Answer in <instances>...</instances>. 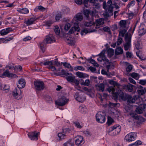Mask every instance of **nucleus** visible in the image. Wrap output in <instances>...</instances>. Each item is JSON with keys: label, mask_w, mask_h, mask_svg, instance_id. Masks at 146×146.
<instances>
[{"label": "nucleus", "mask_w": 146, "mask_h": 146, "mask_svg": "<svg viewBox=\"0 0 146 146\" xmlns=\"http://www.w3.org/2000/svg\"><path fill=\"white\" fill-rule=\"evenodd\" d=\"M83 19V16L81 13H79L77 14L76 16L73 18L72 20V22L74 23V25L68 32V33L72 34L74 32L73 28L75 31L78 32L80 30V29L79 27L78 21H80Z\"/></svg>", "instance_id": "f03ea898"}, {"label": "nucleus", "mask_w": 146, "mask_h": 146, "mask_svg": "<svg viewBox=\"0 0 146 146\" xmlns=\"http://www.w3.org/2000/svg\"><path fill=\"white\" fill-rule=\"evenodd\" d=\"M131 36H129L128 34H126L125 36V40L126 42L131 43Z\"/></svg>", "instance_id": "79ce46f5"}, {"label": "nucleus", "mask_w": 146, "mask_h": 146, "mask_svg": "<svg viewBox=\"0 0 146 146\" xmlns=\"http://www.w3.org/2000/svg\"><path fill=\"white\" fill-rule=\"evenodd\" d=\"M113 122L114 121L113 119L111 117H109L108 118L107 124L109 126L111 125Z\"/></svg>", "instance_id": "37998d69"}, {"label": "nucleus", "mask_w": 146, "mask_h": 146, "mask_svg": "<svg viewBox=\"0 0 146 146\" xmlns=\"http://www.w3.org/2000/svg\"><path fill=\"white\" fill-rule=\"evenodd\" d=\"M129 115L132 117L134 119L137 120L138 118L139 115L136 114L135 111H132L130 113Z\"/></svg>", "instance_id": "7c9ffc66"}, {"label": "nucleus", "mask_w": 146, "mask_h": 146, "mask_svg": "<svg viewBox=\"0 0 146 146\" xmlns=\"http://www.w3.org/2000/svg\"><path fill=\"white\" fill-rule=\"evenodd\" d=\"M64 146H74V143L72 139H70L64 144Z\"/></svg>", "instance_id": "c756f323"}, {"label": "nucleus", "mask_w": 146, "mask_h": 146, "mask_svg": "<svg viewBox=\"0 0 146 146\" xmlns=\"http://www.w3.org/2000/svg\"><path fill=\"white\" fill-rule=\"evenodd\" d=\"M108 62V63H109V64L108 65H107L106 66V68L107 69V71L108 72V74H110L111 75H113L114 74V72H112V73H111L110 72H109V69H110V67L111 65L110 64V63L109 62Z\"/></svg>", "instance_id": "5fc2aeb1"}, {"label": "nucleus", "mask_w": 146, "mask_h": 146, "mask_svg": "<svg viewBox=\"0 0 146 146\" xmlns=\"http://www.w3.org/2000/svg\"><path fill=\"white\" fill-rule=\"evenodd\" d=\"M95 30L94 29H93L90 31H88V30L86 29H84L82 30L81 31V34L82 35H84V33H85V35H86L88 33L93 32H95Z\"/></svg>", "instance_id": "473e14b6"}, {"label": "nucleus", "mask_w": 146, "mask_h": 146, "mask_svg": "<svg viewBox=\"0 0 146 146\" xmlns=\"http://www.w3.org/2000/svg\"><path fill=\"white\" fill-rule=\"evenodd\" d=\"M58 138L57 140L59 141H60L65 139L66 137V135L62 132L58 133Z\"/></svg>", "instance_id": "4be33fe9"}, {"label": "nucleus", "mask_w": 146, "mask_h": 146, "mask_svg": "<svg viewBox=\"0 0 146 146\" xmlns=\"http://www.w3.org/2000/svg\"><path fill=\"white\" fill-rule=\"evenodd\" d=\"M136 120H138L139 123H141L144 121V119L140 115H139L138 118Z\"/></svg>", "instance_id": "338daca9"}, {"label": "nucleus", "mask_w": 146, "mask_h": 146, "mask_svg": "<svg viewBox=\"0 0 146 146\" xmlns=\"http://www.w3.org/2000/svg\"><path fill=\"white\" fill-rule=\"evenodd\" d=\"M39 134V133L36 131L32 132L29 133L28 135L29 138L33 140H36L38 139V136Z\"/></svg>", "instance_id": "4468645a"}, {"label": "nucleus", "mask_w": 146, "mask_h": 146, "mask_svg": "<svg viewBox=\"0 0 146 146\" xmlns=\"http://www.w3.org/2000/svg\"><path fill=\"white\" fill-rule=\"evenodd\" d=\"M107 131L111 136H115L118 134L120 131L121 128H108Z\"/></svg>", "instance_id": "f8f14e48"}, {"label": "nucleus", "mask_w": 146, "mask_h": 146, "mask_svg": "<svg viewBox=\"0 0 146 146\" xmlns=\"http://www.w3.org/2000/svg\"><path fill=\"white\" fill-rule=\"evenodd\" d=\"M35 88L38 90L41 91L44 88V84L42 81H36L34 82Z\"/></svg>", "instance_id": "9d476101"}, {"label": "nucleus", "mask_w": 146, "mask_h": 146, "mask_svg": "<svg viewBox=\"0 0 146 146\" xmlns=\"http://www.w3.org/2000/svg\"><path fill=\"white\" fill-rule=\"evenodd\" d=\"M90 63H91L95 66L98 67L99 66V64L96 62L94 60L92 59V58L91 57L90 58L86 59Z\"/></svg>", "instance_id": "a878e982"}, {"label": "nucleus", "mask_w": 146, "mask_h": 146, "mask_svg": "<svg viewBox=\"0 0 146 146\" xmlns=\"http://www.w3.org/2000/svg\"><path fill=\"white\" fill-rule=\"evenodd\" d=\"M38 10L41 11H45L46 8L44 7L41 5L37 6L35 9L34 11L35 12L37 11Z\"/></svg>", "instance_id": "f704fd0d"}, {"label": "nucleus", "mask_w": 146, "mask_h": 146, "mask_svg": "<svg viewBox=\"0 0 146 146\" xmlns=\"http://www.w3.org/2000/svg\"><path fill=\"white\" fill-rule=\"evenodd\" d=\"M127 30L125 29H123L121 31H119V36H121L122 37L124 36V34L126 32Z\"/></svg>", "instance_id": "a18cd8bd"}, {"label": "nucleus", "mask_w": 146, "mask_h": 146, "mask_svg": "<svg viewBox=\"0 0 146 146\" xmlns=\"http://www.w3.org/2000/svg\"><path fill=\"white\" fill-rule=\"evenodd\" d=\"M75 138L76 139L75 143L77 146H81L84 143L83 137L82 136H78L76 137Z\"/></svg>", "instance_id": "2eb2a0df"}, {"label": "nucleus", "mask_w": 146, "mask_h": 146, "mask_svg": "<svg viewBox=\"0 0 146 146\" xmlns=\"http://www.w3.org/2000/svg\"><path fill=\"white\" fill-rule=\"evenodd\" d=\"M71 131L70 128H63L62 132L64 134L70 133Z\"/></svg>", "instance_id": "6e6d98bb"}, {"label": "nucleus", "mask_w": 146, "mask_h": 146, "mask_svg": "<svg viewBox=\"0 0 146 146\" xmlns=\"http://www.w3.org/2000/svg\"><path fill=\"white\" fill-rule=\"evenodd\" d=\"M146 33V31H145L143 29H140V28L139 27V30L138 31V33L139 34V35L140 36H142L144 35Z\"/></svg>", "instance_id": "8fccbe9b"}, {"label": "nucleus", "mask_w": 146, "mask_h": 146, "mask_svg": "<svg viewBox=\"0 0 146 146\" xmlns=\"http://www.w3.org/2000/svg\"><path fill=\"white\" fill-rule=\"evenodd\" d=\"M139 27L141 29H143L146 31V23H141Z\"/></svg>", "instance_id": "3c124183"}, {"label": "nucleus", "mask_w": 146, "mask_h": 146, "mask_svg": "<svg viewBox=\"0 0 146 146\" xmlns=\"http://www.w3.org/2000/svg\"><path fill=\"white\" fill-rule=\"evenodd\" d=\"M62 14L60 12L57 13L55 16V19L56 21H59L62 18Z\"/></svg>", "instance_id": "72a5a7b5"}, {"label": "nucleus", "mask_w": 146, "mask_h": 146, "mask_svg": "<svg viewBox=\"0 0 146 146\" xmlns=\"http://www.w3.org/2000/svg\"><path fill=\"white\" fill-rule=\"evenodd\" d=\"M96 22L97 23L96 26V28H97V27L98 26V25H102L104 23V21L103 19L101 18L96 20Z\"/></svg>", "instance_id": "2f4dec72"}, {"label": "nucleus", "mask_w": 146, "mask_h": 146, "mask_svg": "<svg viewBox=\"0 0 146 146\" xmlns=\"http://www.w3.org/2000/svg\"><path fill=\"white\" fill-rule=\"evenodd\" d=\"M38 19V18L32 17L26 21L24 23L28 26L34 24L35 21Z\"/></svg>", "instance_id": "a211bd4d"}, {"label": "nucleus", "mask_w": 146, "mask_h": 146, "mask_svg": "<svg viewBox=\"0 0 146 146\" xmlns=\"http://www.w3.org/2000/svg\"><path fill=\"white\" fill-rule=\"evenodd\" d=\"M134 86L133 85L128 83L127 85L124 86V88L127 89L129 92H131L132 91Z\"/></svg>", "instance_id": "b1692460"}, {"label": "nucleus", "mask_w": 146, "mask_h": 146, "mask_svg": "<svg viewBox=\"0 0 146 146\" xmlns=\"http://www.w3.org/2000/svg\"><path fill=\"white\" fill-rule=\"evenodd\" d=\"M70 11L69 9L66 7H63L62 8V11L64 14H67Z\"/></svg>", "instance_id": "ea45409f"}, {"label": "nucleus", "mask_w": 146, "mask_h": 146, "mask_svg": "<svg viewBox=\"0 0 146 146\" xmlns=\"http://www.w3.org/2000/svg\"><path fill=\"white\" fill-rule=\"evenodd\" d=\"M107 52L108 57L110 58L113 55L114 50L112 48H110L107 50Z\"/></svg>", "instance_id": "c85d7f7f"}, {"label": "nucleus", "mask_w": 146, "mask_h": 146, "mask_svg": "<svg viewBox=\"0 0 146 146\" xmlns=\"http://www.w3.org/2000/svg\"><path fill=\"white\" fill-rule=\"evenodd\" d=\"M54 31L56 35H59L60 34V29L58 26L54 27Z\"/></svg>", "instance_id": "c03bdc74"}, {"label": "nucleus", "mask_w": 146, "mask_h": 146, "mask_svg": "<svg viewBox=\"0 0 146 146\" xmlns=\"http://www.w3.org/2000/svg\"><path fill=\"white\" fill-rule=\"evenodd\" d=\"M143 110L141 109V108L139 107L136 108L135 111L137 113L141 114L143 113Z\"/></svg>", "instance_id": "864d4df0"}, {"label": "nucleus", "mask_w": 146, "mask_h": 146, "mask_svg": "<svg viewBox=\"0 0 146 146\" xmlns=\"http://www.w3.org/2000/svg\"><path fill=\"white\" fill-rule=\"evenodd\" d=\"M97 60L98 61L102 62V60L104 61H106L107 62H109V60L108 59H107L106 58H102L100 57L98 58Z\"/></svg>", "instance_id": "680f3d73"}, {"label": "nucleus", "mask_w": 146, "mask_h": 146, "mask_svg": "<svg viewBox=\"0 0 146 146\" xmlns=\"http://www.w3.org/2000/svg\"><path fill=\"white\" fill-rule=\"evenodd\" d=\"M133 68V66L130 64H129L126 68V71L127 72H130Z\"/></svg>", "instance_id": "e2e57ef3"}, {"label": "nucleus", "mask_w": 146, "mask_h": 146, "mask_svg": "<svg viewBox=\"0 0 146 146\" xmlns=\"http://www.w3.org/2000/svg\"><path fill=\"white\" fill-rule=\"evenodd\" d=\"M65 40L66 42L69 44H73L74 43L73 40L70 37L66 38Z\"/></svg>", "instance_id": "a19ab883"}, {"label": "nucleus", "mask_w": 146, "mask_h": 146, "mask_svg": "<svg viewBox=\"0 0 146 146\" xmlns=\"http://www.w3.org/2000/svg\"><path fill=\"white\" fill-rule=\"evenodd\" d=\"M105 85L104 83H101L96 86V88L97 90L100 92H103L104 90Z\"/></svg>", "instance_id": "aec40b11"}, {"label": "nucleus", "mask_w": 146, "mask_h": 146, "mask_svg": "<svg viewBox=\"0 0 146 146\" xmlns=\"http://www.w3.org/2000/svg\"><path fill=\"white\" fill-rule=\"evenodd\" d=\"M130 44V43L128 42H126L125 43L124 46V49L125 50H128Z\"/></svg>", "instance_id": "4d7b16f0"}, {"label": "nucleus", "mask_w": 146, "mask_h": 146, "mask_svg": "<svg viewBox=\"0 0 146 146\" xmlns=\"http://www.w3.org/2000/svg\"><path fill=\"white\" fill-rule=\"evenodd\" d=\"M71 25L69 23H67L65 25L64 27V30L65 31H68L70 28Z\"/></svg>", "instance_id": "603ef678"}, {"label": "nucleus", "mask_w": 146, "mask_h": 146, "mask_svg": "<svg viewBox=\"0 0 146 146\" xmlns=\"http://www.w3.org/2000/svg\"><path fill=\"white\" fill-rule=\"evenodd\" d=\"M61 63H62L63 64V65L66 68H72V67L69 63H68L66 62H61Z\"/></svg>", "instance_id": "de8ad7c7"}, {"label": "nucleus", "mask_w": 146, "mask_h": 146, "mask_svg": "<svg viewBox=\"0 0 146 146\" xmlns=\"http://www.w3.org/2000/svg\"><path fill=\"white\" fill-rule=\"evenodd\" d=\"M112 1L110 0H109L106 3L104 1L103 3V7L104 9H106L108 13H111L113 15V7L112 4Z\"/></svg>", "instance_id": "20e7f679"}, {"label": "nucleus", "mask_w": 146, "mask_h": 146, "mask_svg": "<svg viewBox=\"0 0 146 146\" xmlns=\"http://www.w3.org/2000/svg\"><path fill=\"white\" fill-rule=\"evenodd\" d=\"M106 51V49H103L98 55V56L100 57H102L103 58L105 59V58H106L105 54Z\"/></svg>", "instance_id": "58836bf2"}, {"label": "nucleus", "mask_w": 146, "mask_h": 146, "mask_svg": "<svg viewBox=\"0 0 146 146\" xmlns=\"http://www.w3.org/2000/svg\"><path fill=\"white\" fill-rule=\"evenodd\" d=\"M76 75L80 78H84L88 77H89V76L88 74L79 72H76Z\"/></svg>", "instance_id": "5701e85b"}, {"label": "nucleus", "mask_w": 146, "mask_h": 146, "mask_svg": "<svg viewBox=\"0 0 146 146\" xmlns=\"http://www.w3.org/2000/svg\"><path fill=\"white\" fill-rule=\"evenodd\" d=\"M136 133L131 132L127 134L125 137V139L128 142L134 141L136 137Z\"/></svg>", "instance_id": "1a4fd4ad"}, {"label": "nucleus", "mask_w": 146, "mask_h": 146, "mask_svg": "<svg viewBox=\"0 0 146 146\" xmlns=\"http://www.w3.org/2000/svg\"><path fill=\"white\" fill-rule=\"evenodd\" d=\"M55 41L54 37L51 35L47 36L45 39L41 42L40 43V46L41 50L43 52L46 50V44L53 42Z\"/></svg>", "instance_id": "7ed1b4c3"}, {"label": "nucleus", "mask_w": 146, "mask_h": 146, "mask_svg": "<svg viewBox=\"0 0 146 146\" xmlns=\"http://www.w3.org/2000/svg\"><path fill=\"white\" fill-rule=\"evenodd\" d=\"M90 83V80L89 79H86L85 80V82H84L81 83L82 85L86 86H88Z\"/></svg>", "instance_id": "052dcab7"}, {"label": "nucleus", "mask_w": 146, "mask_h": 146, "mask_svg": "<svg viewBox=\"0 0 146 146\" xmlns=\"http://www.w3.org/2000/svg\"><path fill=\"white\" fill-rule=\"evenodd\" d=\"M126 20H121L119 23V25L121 28H125L126 26Z\"/></svg>", "instance_id": "393cba45"}, {"label": "nucleus", "mask_w": 146, "mask_h": 146, "mask_svg": "<svg viewBox=\"0 0 146 146\" xmlns=\"http://www.w3.org/2000/svg\"><path fill=\"white\" fill-rule=\"evenodd\" d=\"M109 107L110 108H113L114 107L119 106H120V104L117 103H113L110 102L108 105Z\"/></svg>", "instance_id": "e433bc0d"}, {"label": "nucleus", "mask_w": 146, "mask_h": 146, "mask_svg": "<svg viewBox=\"0 0 146 146\" xmlns=\"http://www.w3.org/2000/svg\"><path fill=\"white\" fill-rule=\"evenodd\" d=\"M41 64H43L44 65L46 66L47 65H53L52 62V61H46L44 62V63L42 62H40Z\"/></svg>", "instance_id": "49530a36"}, {"label": "nucleus", "mask_w": 146, "mask_h": 146, "mask_svg": "<svg viewBox=\"0 0 146 146\" xmlns=\"http://www.w3.org/2000/svg\"><path fill=\"white\" fill-rule=\"evenodd\" d=\"M135 4V1H132L129 3L127 5V8H129L131 6H133Z\"/></svg>", "instance_id": "bf43d9fd"}, {"label": "nucleus", "mask_w": 146, "mask_h": 146, "mask_svg": "<svg viewBox=\"0 0 146 146\" xmlns=\"http://www.w3.org/2000/svg\"><path fill=\"white\" fill-rule=\"evenodd\" d=\"M18 11L21 13L24 14H27L29 12L28 9L26 8L19 9Z\"/></svg>", "instance_id": "c9c22d12"}, {"label": "nucleus", "mask_w": 146, "mask_h": 146, "mask_svg": "<svg viewBox=\"0 0 146 146\" xmlns=\"http://www.w3.org/2000/svg\"><path fill=\"white\" fill-rule=\"evenodd\" d=\"M95 0H84L83 3L84 4V6L86 7H88L89 6L88 4V2H89L90 3H93L96 6V7L98 8L99 7H100V6L99 4H96V5H95Z\"/></svg>", "instance_id": "f3484780"}, {"label": "nucleus", "mask_w": 146, "mask_h": 146, "mask_svg": "<svg viewBox=\"0 0 146 146\" xmlns=\"http://www.w3.org/2000/svg\"><path fill=\"white\" fill-rule=\"evenodd\" d=\"M79 110L83 113L85 114L87 111V109L85 106H80L79 107Z\"/></svg>", "instance_id": "cd10ccee"}, {"label": "nucleus", "mask_w": 146, "mask_h": 146, "mask_svg": "<svg viewBox=\"0 0 146 146\" xmlns=\"http://www.w3.org/2000/svg\"><path fill=\"white\" fill-rule=\"evenodd\" d=\"M73 124L75 125L76 127L77 128H81L82 127L80 125L79 123L77 121H75L73 123Z\"/></svg>", "instance_id": "774afa93"}, {"label": "nucleus", "mask_w": 146, "mask_h": 146, "mask_svg": "<svg viewBox=\"0 0 146 146\" xmlns=\"http://www.w3.org/2000/svg\"><path fill=\"white\" fill-rule=\"evenodd\" d=\"M137 93L140 96L143 95L145 93L144 89H138L137 91Z\"/></svg>", "instance_id": "4c0bfd02"}, {"label": "nucleus", "mask_w": 146, "mask_h": 146, "mask_svg": "<svg viewBox=\"0 0 146 146\" xmlns=\"http://www.w3.org/2000/svg\"><path fill=\"white\" fill-rule=\"evenodd\" d=\"M103 30L105 32L108 33L110 34H111V33L110 28L108 27H105L103 28Z\"/></svg>", "instance_id": "13d9d810"}, {"label": "nucleus", "mask_w": 146, "mask_h": 146, "mask_svg": "<svg viewBox=\"0 0 146 146\" xmlns=\"http://www.w3.org/2000/svg\"><path fill=\"white\" fill-rule=\"evenodd\" d=\"M123 53V50L121 47L117 48L115 50V53L116 55L122 54Z\"/></svg>", "instance_id": "bb28decb"}, {"label": "nucleus", "mask_w": 146, "mask_h": 146, "mask_svg": "<svg viewBox=\"0 0 146 146\" xmlns=\"http://www.w3.org/2000/svg\"><path fill=\"white\" fill-rule=\"evenodd\" d=\"M84 15L86 17L87 19L89 20L91 19H92L94 15V12L93 11H90L89 10H84Z\"/></svg>", "instance_id": "ddd939ff"}, {"label": "nucleus", "mask_w": 146, "mask_h": 146, "mask_svg": "<svg viewBox=\"0 0 146 146\" xmlns=\"http://www.w3.org/2000/svg\"><path fill=\"white\" fill-rule=\"evenodd\" d=\"M93 25V23L91 21L89 22H85L84 24V25L87 27L92 26Z\"/></svg>", "instance_id": "0e129e2a"}, {"label": "nucleus", "mask_w": 146, "mask_h": 146, "mask_svg": "<svg viewBox=\"0 0 146 146\" xmlns=\"http://www.w3.org/2000/svg\"><path fill=\"white\" fill-rule=\"evenodd\" d=\"M74 97L76 100L79 102H83L86 100L84 93L82 91L76 93L75 94Z\"/></svg>", "instance_id": "423d86ee"}, {"label": "nucleus", "mask_w": 146, "mask_h": 146, "mask_svg": "<svg viewBox=\"0 0 146 146\" xmlns=\"http://www.w3.org/2000/svg\"><path fill=\"white\" fill-rule=\"evenodd\" d=\"M2 76L11 78H16L18 77L15 74L10 73L8 70H6L3 73Z\"/></svg>", "instance_id": "dca6fc26"}, {"label": "nucleus", "mask_w": 146, "mask_h": 146, "mask_svg": "<svg viewBox=\"0 0 146 146\" xmlns=\"http://www.w3.org/2000/svg\"><path fill=\"white\" fill-rule=\"evenodd\" d=\"M68 99L66 98L64 96H62L59 98L55 102L56 104L59 106H62L64 105L68 101Z\"/></svg>", "instance_id": "9b49d317"}, {"label": "nucleus", "mask_w": 146, "mask_h": 146, "mask_svg": "<svg viewBox=\"0 0 146 146\" xmlns=\"http://www.w3.org/2000/svg\"><path fill=\"white\" fill-rule=\"evenodd\" d=\"M110 84L113 86L114 87L115 86H118V83L116 82L113 80H110L109 82Z\"/></svg>", "instance_id": "69168bd1"}, {"label": "nucleus", "mask_w": 146, "mask_h": 146, "mask_svg": "<svg viewBox=\"0 0 146 146\" xmlns=\"http://www.w3.org/2000/svg\"><path fill=\"white\" fill-rule=\"evenodd\" d=\"M74 70L75 71H77L78 70L83 71L84 70L85 68L82 66H77L74 67Z\"/></svg>", "instance_id": "09e8293b"}, {"label": "nucleus", "mask_w": 146, "mask_h": 146, "mask_svg": "<svg viewBox=\"0 0 146 146\" xmlns=\"http://www.w3.org/2000/svg\"><path fill=\"white\" fill-rule=\"evenodd\" d=\"M96 121L98 122L103 123L106 121L105 114L102 111L98 112L96 115Z\"/></svg>", "instance_id": "39448f33"}, {"label": "nucleus", "mask_w": 146, "mask_h": 146, "mask_svg": "<svg viewBox=\"0 0 146 146\" xmlns=\"http://www.w3.org/2000/svg\"><path fill=\"white\" fill-rule=\"evenodd\" d=\"M115 89L114 87L110 86L108 89L109 92H111L114 99H117L119 98L124 101H127V102L133 103L135 101V99L128 94L124 93L121 90H119L115 92Z\"/></svg>", "instance_id": "f257e3e1"}, {"label": "nucleus", "mask_w": 146, "mask_h": 146, "mask_svg": "<svg viewBox=\"0 0 146 146\" xmlns=\"http://www.w3.org/2000/svg\"><path fill=\"white\" fill-rule=\"evenodd\" d=\"M61 73L62 75L66 76V78L68 81L71 82H73L75 76H72V74L71 73L66 72L64 70L62 69L61 71Z\"/></svg>", "instance_id": "0eeeda50"}, {"label": "nucleus", "mask_w": 146, "mask_h": 146, "mask_svg": "<svg viewBox=\"0 0 146 146\" xmlns=\"http://www.w3.org/2000/svg\"><path fill=\"white\" fill-rule=\"evenodd\" d=\"M25 86V80L22 78L20 79L18 81L17 86L18 88L20 89L24 88Z\"/></svg>", "instance_id": "6ab92c4d"}, {"label": "nucleus", "mask_w": 146, "mask_h": 146, "mask_svg": "<svg viewBox=\"0 0 146 146\" xmlns=\"http://www.w3.org/2000/svg\"><path fill=\"white\" fill-rule=\"evenodd\" d=\"M12 95L15 98L18 100L21 99L22 97L21 91L19 88H15L13 91Z\"/></svg>", "instance_id": "6e6552de"}, {"label": "nucleus", "mask_w": 146, "mask_h": 146, "mask_svg": "<svg viewBox=\"0 0 146 146\" xmlns=\"http://www.w3.org/2000/svg\"><path fill=\"white\" fill-rule=\"evenodd\" d=\"M12 31V29L10 28H7L0 31V33L1 35L3 36L7 35L10 32Z\"/></svg>", "instance_id": "412c9836"}]
</instances>
